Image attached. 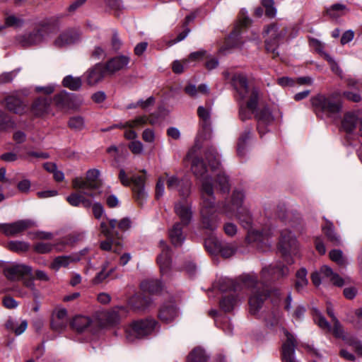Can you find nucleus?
<instances>
[{
  "label": "nucleus",
  "instance_id": "nucleus-1",
  "mask_svg": "<svg viewBox=\"0 0 362 362\" xmlns=\"http://www.w3.org/2000/svg\"><path fill=\"white\" fill-rule=\"evenodd\" d=\"M289 274L288 268L281 262H277L264 267L261 272V281H258L255 274H248L243 279L244 284L251 289L249 298L250 313L256 315L262 307L264 301L269 296L274 295L279 296L280 292L275 289L269 291L265 284L279 280L287 276Z\"/></svg>",
  "mask_w": 362,
  "mask_h": 362
},
{
  "label": "nucleus",
  "instance_id": "nucleus-2",
  "mask_svg": "<svg viewBox=\"0 0 362 362\" xmlns=\"http://www.w3.org/2000/svg\"><path fill=\"white\" fill-rule=\"evenodd\" d=\"M232 83L237 92L235 96L239 105V117L242 121L251 118L255 114L258 104V91L255 88L250 89L246 77L235 74L232 78Z\"/></svg>",
  "mask_w": 362,
  "mask_h": 362
},
{
  "label": "nucleus",
  "instance_id": "nucleus-3",
  "mask_svg": "<svg viewBox=\"0 0 362 362\" xmlns=\"http://www.w3.org/2000/svg\"><path fill=\"white\" fill-rule=\"evenodd\" d=\"M201 223L204 228L214 230L217 228L220 218L216 214V199L214 197V185L204 180L201 189Z\"/></svg>",
  "mask_w": 362,
  "mask_h": 362
},
{
  "label": "nucleus",
  "instance_id": "nucleus-4",
  "mask_svg": "<svg viewBox=\"0 0 362 362\" xmlns=\"http://www.w3.org/2000/svg\"><path fill=\"white\" fill-rule=\"evenodd\" d=\"M57 30V26L50 21H43L33 31L20 35L18 41L21 46L25 47L37 45L43 42L47 36Z\"/></svg>",
  "mask_w": 362,
  "mask_h": 362
},
{
  "label": "nucleus",
  "instance_id": "nucleus-5",
  "mask_svg": "<svg viewBox=\"0 0 362 362\" xmlns=\"http://www.w3.org/2000/svg\"><path fill=\"white\" fill-rule=\"evenodd\" d=\"M141 173L144 175H132L129 177L124 170L121 169L118 175V178L122 185L126 187L132 186V189L134 198L139 205H142L147 197V192L145 190V175L146 171V170H142Z\"/></svg>",
  "mask_w": 362,
  "mask_h": 362
},
{
  "label": "nucleus",
  "instance_id": "nucleus-6",
  "mask_svg": "<svg viewBox=\"0 0 362 362\" xmlns=\"http://www.w3.org/2000/svg\"><path fill=\"white\" fill-rule=\"evenodd\" d=\"M157 325V321L152 318L135 320L126 329L127 338L129 341H133L134 339H144L152 334Z\"/></svg>",
  "mask_w": 362,
  "mask_h": 362
},
{
  "label": "nucleus",
  "instance_id": "nucleus-7",
  "mask_svg": "<svg viewBox=\"0 0 362 362\" xmlns=\"http://www.w3.org/2000/svg\"><path fill=\"white\" fill-rule=\"evenodd\" d=\"M100 172L96 169H90L86 172V178L77 177L73 179L72 186L74 189H81L82 193L88 197H93V190L98 189L101 186L99 180Z\"/></svg>",
  "mask_w": 362,
  "mask_h": 362
},
{
  "label": "nucleus",
  "instance_id": "nucleus-8",
  "mask_svg": "<svg viewBox=\"0 0 362 362\" xmlns=\"http://www.w3.org/2000/svg\"><path fill=\"white\" fill-rule=\"evenodd\" d=\"M265 32L269 35L264 42L265 49L268 52L272 53L273 58H275L279 56L277 49L287 35V28L279 27L276 24H272L267 27Z\"/></svg>",
  "mask_w": 362,
  "mask_h": 362
},
{
  "label": "nucleus",
  "instance_id": "nucleus-9",
  "mask_svg": "<svg viewBox=\"0 0 362 362\" xmlns=\"http://www.w3.org/2000/svg\"><path fill=\"white\" fill-rule=\"evenodd\" d=\"M311 103L316 110L329 115L340 112L342 107L341 103L334 95L327 97L322 95H317L312 98Z\"/></svg>",
  "mask_w": 362,
  "mask_h": 362
},
{
  "label": "nucleus",
  "instance_id": "nucleus-10",
  "mask_svg": "<svg viewBox=\"0 0 362 362\" xmlns=\"http://www.w3.org/2000/svg\"><path fill=\"white\" fill-rule=\"evenodd\" d=\"M279 248L288 263H292L287 259L288 256L294 255L298 251V243L296 237L290 230H284L281 233Z\"/></svg>",
  "mask_w": 362,
  "mask_h": 362
},
{
  "label": "nucleus",
  "instance_id": "nucleus-11",
  "mask_svg": "<svg viewBox=\"0 0 362 362\" xmlns=\"http://www.w3.org/2000/svg\"><path fill=\"white\" fill-rule=\"evenodd\" d=\"M250 22L251 21L248 17H244L240 20L235 25L234 30L228 35L221 50L226 51L233 48L242 49L243 42L241 40V28L249 25Z\"/></svg>",
  "mask_w": 362,
  "mask_h": 362
},
{
  "label": "nucleus",
  "instance_id": "nucleus-12",
  "mask_svg": "<svg viewBox=\"0 0 362 362\" xmlns=\"http://www.w3.org/2000/svg\"><path fill=\"white\" fill-rule=\"evenodd\" d=\"M285 340L282 344V362H298L295 358V350L297 341L295 337L288 330L284 329Z\"/></svg>",
  "mask_w": 362,
  "mask_h": 362
},
{
  "label": "nucleus",
  "instance_id": "nucleus-13",
  "mask_svg": "<svg viewBox=\"0 0 362 362\" xmlns=\"http://www.w3.org/2000/svg\"><path fill=\"white\" fill-rule=\"evenodd\" d=\"M174 211L180 218L182 225L188 226L193 217L192 203L185 199L175 203Z\"/></svg>",
  "mask_w": 362,
  "mask_h": 362
},
{
  "label": "nucleus",
  "instance_id": "nucleus-14",
  "mask_svg": "<svg viewBox=\"0 0 362 362\" xmlns=\"http://www.w3.org/2000/svg\"><path fill=\"white\" fill-rule=\"evenodd\" d=\"M80 35L75 29H68L62 32L52 42V45L57 49L66 48L79 40Z\"/></svg>",
  "mask_w": 362,
  "mask_h": 362
},
{
  "label": "nucleus",
  "instance_id": "nucleus-15",
  "mask_svg": "<svg viewBox=\"0 0 362 362\" xmlns=\"http://www.w3.org/2000/svg\"><path fill=\"white\" fill-rule=\"evenodd\" d=\"M255 119H257V129L260 135L262 136L268 132V127L273 122L274 117L268 107H264L255 112Z\"/></svg>",
  "mask_w": 362,
  "mask_h": 362
},
{
  "label": "nucleus",
  "instance_id": "nucleus-16",
  "mask_svg": "<svg viewBox=\"0 0 362 362\" xmlns=\"http://www.w3.org/2000/svg\"><path fill=\"white\" fill-rule=\"evenodd\" d=\"M32 268L25 264H13L4 269V274L10 281H19L25 276H31Z\"/></svg>",
  "mask_w": 362,
  "mask_h": 362
},
{
  "label": "nucleus",
  "instance_id": "nucleus-17",
  "mask_svg": "<svg viewBox=\"0 0 362 362\" xmlns=\"http://www.w3.org/2000/svg\"><path fill=\"white\" fill-rule=\"evenodd\" d=\"M34 226L30 220H20L11 223H1L0 231L6 236H14Z\"/></svg>",
  "mask_w": 362,
  "mask_h": 362
},
{
  "label": "nucleus",
  "instance_id": "nucleus-18",
  "mask_svg": "<svg viewBox=\"0 0 362 362\" xmlns=\"http://www.w3.org/2000/svg\"><path fill=\"white\" fill-rule=\"evenodd\" d=\"M68 324L67 310L65 308H57L52 314L51 328L57 332L63 331Z\"/></svg>",
  "mask_w": 362,
  "mask_h": 362
},
{
  "label": "nucleus",
  "instance_id": "nucleus-19",
  "mask_svg": "<svg viewBox=\"0 0 362 362\" xmlns=\"http://www.w3.org/2000/svg\"><path fill=\"white\" fill-rule=\"evenodd\" d=\"M246 276H244L241 281H235L227 277L220 278L216 283V286L222 292L234 291L241 290L243 287L248 288L243 283V279Z\"/></svg>",
  "mask_w": 362,
  "mask_h": 362
},
{
  "label": "nucleus",
  "instance_id": "nucleus-20",
  "mask_svg": "<svg viewBox=\"0 0 362 362\" xmlns=\"http://www.w3.org/2000/svg\"><path fill=\"white\" fill-rule=\"evenodd\" d=\"M160 247L161 253L157 257V262L159 264L160 272L163 274L167 273L170 268L172 263L171 252L170 247L163 240H160Z\"/></svg>",
  "mask_w": 362,
  "mask_h": 362
},
{
  "label": "nucleus",
  "instance_id": "nucleus-21",
  "mask_svg": "<svg viewBox=\"0 0 362 362\" xmlns=\"http://www.w3.org/2000/svg\"><path fill=\"white\" fill-rule=\"evenodd\" d=\"M129 304L134 311L144 312L151 306L153 300L143 294H136L129 299Z\"/></svg>",
  "mask_w": 362,
  "mask_h": 362
},
{
  "label": "nucleus",
  "instance_id": "nucleus-22",
  "mask_svg": "<svg viewBox=\"0 0 362 362\" xmlns=\"http://www.w3.org/2000/svg\"><path fill=\"white\" fill-rule=\"evenodd\" d=\"M191 170L195 177L202 180V185L204 180H208L213 185L211 177H208L206 175V166L202 158L196 157L192 160ZM202 187V185L201 186V188Z\"/></svg>",
  "mask_w": 362,
  "mask_h": 362
},
{
  "label": "nucleus",
  "instance_id": "nucleus-23",
  "mask_svg": "<svg viewBox=\"0 0 362 362\" xmlns=\"http://www.w3.org/2000/svg\"><path fill=\"white\" fill-rule=\"evenodd\" d=\"M244 197L245 194L242 190L235 189L232 195L231 205L224 206L223 212L228 216H233L235 211H238L240 208L243 207Z\"/></svg>",
  "mask_w": 362,
  "mask_h": 362
},
{
  "label": "nucleus",
  "instance_id": "nucleus-24",
  "mask_svg": "<svg viewBox=\"0 0 362 362\" xmlns=\"http://www.w3.org/2000/svg\"><path fill=\"white\" fill-rule=\"evenodd\" d=\"M105 69L103 65L98 64L89 69L85 74V80L88 86H93L102 81Z\"/></svg>",
  "mask_w": 362,
  "mask_h": 362
},
{
  "label": "nucleus",
  "instance_id": "nucleus-25",
  "mask_svg": "<svg viewBox=\"0 0 362 362\" xmlns=\"http://www.w3.org/2000/svg\"><path fill=\"white\" fill-rule=\"evenodd\" d=\"M55 105L60 110H76L78 107L74 104L72 96L68 93L63 91L56 95L54 98Z\"/></svg>",
  "mask_w": 362,
  "mask_h": 362
},
{
  "label": "nucleus",
  "instance_id": "nucleus-26",
  "mask_svg": "<svg viewBox=\"0 0 362 362\" xmlns=\"http://www.w3.org/2000/svg\"><path fill=\"white\" fill-rule=\"evenodd\" d=\"M167 187L169 189H177L180 196L185 197L190 193V183L183 182L176 176H170L167 180Z\"/></svg>",
  "mask_w": 362,
  "mask_h": 362
},
{
  "label": "nucleus",
  "instance_id": "nucleus-27",
  "mask_svg": "<svg viewBox=\"0 0 362 362\" xmlns=\"http://www.w3.org/2000/svg\"><path fill=\"white\" fill-rule=\"evenodd\" d=\"M178 315L177 310L173 303L163 304L158 313L160 320L165 323L171 322Z\"/></svg>",
  "mask_w": 362,
  "mask_h": 362
},
{
  "label": "nucleus",
  "instance_id": "nucleus-28",
  "mask_svg": "<svg viewBox=\"0 0 362 362\" xmlns=\"http://www.w3.org/2000/svg\"><path fill=\"white\" fill-rule=\"evenodd\" d=\"M93 325V320L85 315H77L71 322V327L77 332H83L88 328L92 330Z\"/></svg>",
  "mask_w": 362,
  "mask_h": 362
},
{
  "label": "nucleus",
  "instance_id": "nucleus-29",
  "mask_svg": "<svg viewBox=\"0 0 362 362\" xmlns=\"http://www.w3.org/2000/svg\"><path fill=\"white\" fill-rule=\"evenodd\" d=\"M94 325L100 328H105L113 322V311L112 310H101L94 314Z\"/></svg>",
  "mask_w": 362,
  "mask_h": 362
},
{
  "label": "nucleus",
  "instance_id": "nucleus-30",
  "mask_svg": "<svg viewBox=\"0 0 362 362\" xmlns=\"http://www.w3.org/2000/svg\"><path fill=\"white\" fill-rule=\"evenodd\" d=\"M361 123H362V122L360 121L355 113L348 112L344 115V118L341 121V127L346 133H352L356 126L358 124L361 125Z\"/></svg>",
  "mask_w": 362,
  "mask_h": 362
},
{
  "label": "nucleus",
  "instance_id": "nucleus-31",
  "mask_svg": "<svg viewBox=\"0 0 362 362\" xmlns=\"http://www.w3.org/2000/svg\"><path fill=\"white\" fill-rule=\"evenodd\" d=\"M184 226L181 223H175L169 230V238L171 243L176 247L181 246L185 240L182 232Z\"/></svg>",
  "mask_w": 362,
  "mask_h": 362
},
{
  "label": "nucleus",
  "instance_id": "nucleus-32",
  "mask_svg": "<svg viewBox=\"0 0 362 362\" xmlns=\"http://www.w3.org/2000/svg\"><path fill=\"white\" fill-rule=\"evenodd\" d=\"M325 223L322 226V230L327 238L334 245H341V238L335 231L334 226L330 221L327 219L326 218H323Z\"/></svg>",
  "mask_w": 362,
  "mask_h": 362
},
{
  "label": "nucleus",
  "instance_id": "nucleus-33",
  "mask_svg": "<svg viewBox=\"0 0 362 362\" xmlns=\"http://www.w3.org/2000/svg\"><path fill=\"white\" fill-rule=\"evenodd\" d=\"M50 103V100L47 98H38L32 105V112L36 116H41L48 112Z\"/></svg>",
  "mask_w": 362,
  "mask_h": 362
},
{
  "label": "nucleus",
  "instance_id": "nucleus-34",
  "mask_svg": "<svg viewBox=\"0 0 362 362\" xmlns=\"http://www.w3.org/2000/svg\"><path fill=\"white\" fill-rule=\"evenodd\" d=\"M141 288L144 292H148L151 294L158 293L163 288L162 284L158 279H147L141 283Z\"/></svg>",
  "mask_w": 362,
  "mask_h": 362
},
{
  "label": "nucleus",
  "instance_id": "nucleus-35",
  "mask_svg": "<svg viewBox=\"0 0 362 362\" xmlns=\"http://www.w3.org/2000/svg\"><path fill=\"white\" fill-rule=\"evenodd\" d=\"M320 272L327 277H329L332 283L337 286L341 287L346 284V279H342L337 274L334 273L333 270L328 266L324 265L320 269ZM347 281H349V279H346Z\"/></svg>",
  "mask_w": 362,
  "mask_h": 362
},
{
  "label": "nucleus",
  "instance_id": "nucleus-36",
  "mask_svg": "<svg viewBox=\"0 0 362 362\" xmlns=\"http://www.w3.org/2000/svg\"><path fill=\"white\" fill-rule=\"evenodd\" d=\"M252 129V127H247L238 139L237 152L239 156H244L245 155L247 141L251 137Z\"/></svg>",
  "mask_w": 362,
  "mask_h": 362
},
{
  "label": "nucleus",
  "instance_id": "nucleus-37",
  "mask_svg": "<svg viewBox=\"0 0 362 362\" xmlns=\"http://www.w3.org/2000/svg\"><path fill=\"white\" fill-rule=\"evenodd\" d=\"M7 108L16 114H23L25 112L26 107L18 98L9 96L6 100Z\"/></svg>",
  "mask_w": 362,
  "mask_h": 362
},
{
  "label": "nucleus",
  "instance_id": "nucleus-38",
  "mask_svg": "<svg viewBox=\"0 0 362 362\" xmlns=\"http://www.w3.org/2000/svg\"><path fill=\"white\" fill-rule=\"evenodd\" d=\"M216 187L223 194H228L230 189L229 177L224 172L217 174L216 178Z\"/></svg>",
  "mask_w": 362,
  "mask_h": 362
},
{
  "label": "nucleus",
  "instance_id": "nucleus-39",
  "mask_svg": "<svg viewBox=\"0 0 362 362\" xmlns=\"http://www.w3.org/2000/svg\"><path fill=\"white\" fill-rule=\"evenodd\" d=\"M240 221L245 228L250 229L252 224V218L249 211L244 207L240 208L238 211H235L233 214Z\"/></svg>",
  "mask_w": 362,
  "mask_h": 362
},
{
  "label": "nucleus",
  "instance_id": "nucleus-40",
  "mask_svg": "<svg viewBox=\"0 0 362 362\" xmlns=\"http://www.w3.org/2000/svg\"><path fill=\"white\" fill-rule=\"evenodd\" d=\"M312 314L315 324L326 332H331L332 326L317 308H313Z\"/></svg>",
  "mask_w": 362,
  "mask_h": 362
},
{
  "label": "nucleus",
  "instance_id": "nucleus-41",
  "mask_svg": "<svg viewBox=\"0 0 362 362\" xmlns=\"http://www.w3.org/2000/svg\"><path fill=\"white\" fill-rule=\"evenodd\" d=\"M218 153L214 148L208 149L205 153V158L209 163V165L212 171L219 169L220 161L217 158Z\"/></svg>",
  "mask_w": 362,
  "mask_h": 362
},
{
  "label": "nucleus",
  "instance_id": "nucleus-42",
  "mask_svg": "<svg viewBox=\"0 0 362 362\" xmlns=\"http://www.w3.org/2000/svg\"><path fill=\"white\" fill-rule=\"evenodd\" d=\"M296 277L295 288L298 292H300L308 284L307 270L301 268L296 272Z\"/></svg>",
  "mask_w": 362,
  "mask_h": 362
},
{
  "label": "nucleus",
  "instance_id": "nucleus-43",
  "mask_svg": "<svg viewBox=\"0 0 362 362\" xmlns=\"http://www.w3.org/2000/svg\"><path fill=\"white\" fill-rule=\"evenodd\" d=\"M221 243L216 237L211 236L205 240L206 250L212 255H218Z\"/></svg>",
  "mask_w": 362,
  "mask_h": 362
},
{
  "label": "nucleus",
  "instance_id": "nucleus-44",
  "mask_svg": "<svg viewBox=\"0 0 362 362\" xmlns=\"http://www.w3.org/2000/svg\"><path fill=\"white\" fill-rule=\"evenodd\" d=\"M208 356L205 351L199 348H194L187 356V362H206Z\"/></svg>",
  "mask_w": 362,
  "mask_h": 362
},
{
  "label": "nucleus",
  "instance_id": "nucleus-45",
  "mask_svg": "<svg viewBox=\"0 0 362 362\" xmlns=\"http://www.w3.org/2000/svg\"><path fill=\"white\" fill-rule=\"evenodd\" d=\"M75 261V259L71 256H59L56 257L50 264V268L55 271L62 267H66L71 262Z\"/></svg>",
  "mask_w": 362,
  "mask_h": 362
},
{
  "label": "nucleus",
  "instance_id": "nucleus-46",
  "mask_svg": "<svg viewBox=\"0 0 362 362\" xmlns=\"http://www.w3.org/2000/svg\"><path fill=\"white\" fill-rule=\"evenodd\" d=\"M348 11L346 6L341 4H335L327 9V13L332 18H338L345 14Z\"/></svg>",
  "mask_w": 362,
  "mask_h": 362
},
{
  "label": "nucleus",
  "instance_id": "nucleus-47",
  "mask_svg": "<svg viewBox=\"0 0 362 362\" xmlns=\"http://www.w3.org/2000/svg\"><path fill=\"white\" fill-rule=\"evenodd\" d=\"M63 86L72 90H78L82 85V81L80 77H73L72 76H66L62 81Z\"/></svg>",
  "mask_w": 362,
  "mask_h": 362
},
{
  "label": "nucleus",
  "instance_id": "nucleus-48",
  "mask_svg": "<svg viewBox=\"0 0 362 362\" xmlns=\"http://www.w3.org/2000/svg\"><path fill=\"white\" fill-rule=\"evenodd\" d=\"M4 15V25L6 28L8 27H21L24 23L23 18L13 14H9L8 12H5Z\"/></svg>",
  "mask_w": 362,
  "mask_h": 362
},
{
  "label": "nucleus",
  "instance_id": "nucleus-49",
  "mask_svg": "<svg viewBox=\"0 0 362 362\" xmlns=\"http://www.w3.org/2000/svg\"><path fill=\"white\" fill-rule=\"evenodd\" d=\"M329 256L332 261L336 262L340 267H345L348 264L347 259L341 250H332Z\"/></svg>",
  "mask_w": 362,
  "mask_h": 362
},
{
  "label": "nucleus",
  "instance_id": "nucleus-50",
  "mask_svg": "<svg viewBox=\"0 0 362 362\" xmlns=\"http://www.w3.org/2000/svg\"><path fill=\"white\" fill-rule=\"evenodd\" d=\"M220 247L219 254L225 258L230 257L237 250L236 245L233 243H221Z\"/></svg>",
  "mask_w": 362,
  "mask_h": 362
},
{
  "label": "nucleus",
  "instance_id": "nucleus-51",
  "mask_svg": "<svg viewBox=\"0 0 362 362\" xmlns=\"http://www.w3.org/2000/svg\"><path fill=\"white\" fill-rule=\"evenodd\" d=\"M235 303L236 298L233 295H231L224 297L220 301V306L225 312H230L233 309Z\"/></svg>",
  "mask_w": 362,
  "mask_h": 362
},
{
  "label": "nucleus",
  "instance_id": "nucleus-52",
  "mask_svg": "<svg viewBox=\"0 0 362 362\" xmlns=\"http://www.w3.org/2000/svg\"><path fill=\"white\" fill-rule=\"evenodd\" d=\"M68 126L74 131H81L85 127L84 119L81 116L72 117L68 122Z\"/></svg>",
  "mask_w": 362,
  "mask_h": 362
},
{
  "label": "nucleus",
  "instance_id": "nucleus-53",
  "mask_svg": "<svg viewBox=\"0 0 362 362\" xmlns=\"http://www.w3.org/2000/svg\"><path fill=\"white\" fill-rule=\"evenodd\" d=\"M113 228V220H103L100 223V233L107 238H112V229Z\"/></svg>",
  "mask_w": 362,
  "mask_h": 362
},
{
  "label": "nucleus",
  "instance_id": "nucleus-54",
  "mask_svg": "<svg viewBox=\"0 0 362 362\" xmlns=\"http://www.w3.org/2000/svg\"><path fill=\"white\" fill-rule=\"evenodd\" d=\"M148 123V117L141 116L133 120H129L124 123L123 127L135 128L142 127Z\"/></svg>",
  "mask_w": 362,
  "mask_h": 362
},
{
  "label": "nucleus",
  "instance_id": "nucleus-55",
  "mask_svg": "<svg viewBox=\"0 0 362 362\" xmlns=\"http://www.w3.org/2000/svg\"><path fill=\"white\" fill-rule=\"evenodd\" d=\"M129 61L130 58L127 55H117L115 57V71L126 68Z\"/></svg>",
  "mask_w": 362,
  "mask_h": 362
},
{
  "label": "nucleus",
  "instance_id": "nucleus-56",
  "mask_svg": "<svg viewBox=\"0 0 362 362\" xmlns=\"http://www.w3.org/2000/svg\"><path fill=\"white\" fill-rule=\"evenodd\" d=\"M262 4L265 8V14L269 18H274L276 13V9L274 7V0H262Z\"/></svg>",
  "mask_w": 362,
  "mask_h": 362
},
{
  "label": "nucleus",
  "instance_id": "nucleus-57",
  "mask_svg": "<svg viewBox=\"0 0 362 362\" xmlns=\"http://www.w3.org/2000/svg\"><path fill=\"white\" fill-rule=\"evenodd\" d=\"M215 322L216 325L221 328L226 334H230L232 333L233 327L229 323V320L227 317H223L220 321L218 320H216Z\"/></svg>",
  "mask_w": 362,
  "mask_h": 362
},
{
  "label": "nucleus",
  "instance_id": "nucleus-58",
  "mask_svg": "<svg viewBox=\"0 0 362 362\" xmlns=\"http://www.w3.org/2000/svg\"><path fill=\"white\" fill-rule=\"evenodd\" d=\"M6 327L8 329H13L16 335H20L23 332H24L25 331V329H27L28 322L26 320H23L21 322V324L19 325V326L14 327L13 322L12 321H8L6 323Z\"/></svg>",
  "mask_w": 362,
  "mask_h": 362
},
{
  "label": "nucleus",
  "instance_id": "nucleus-59",
  "mask_svg": "<svg viewBox=\"0 0 362 362\" xmlns=\"http://www.w3.org/2000/svg\"><path fill=\"white\" fill-rule=\"evenodd\" d=\"M54 245L51 243L39 242L35 244L34 250L35 252L45 254L52 250Z\"/></svg>",
  "mask_w": 362,
  "mask_h": 362
},
{
  "label": "nucleus",
  "instance_id": "nucleus-60",
  "mask_svg": "<svg viewBox=\"0 0 362 362\" xmlns=\"http://www.w3.org/2000/svg\"><path fill=\"white\" fill-rule=\"evenodd\" d=\"M211 107L199 106L197 109V115L204 122L208 123L211 118Z\"/></svg>",
  "mask_w": 362,
  "mask_h": 362
},
{
  "label": "nucleus",
  "instance_id": "nucleus-61",
  "mask_svg": "<svg viewBox=\"0 0 362 362\" xmlns=\"http://www.w3.org/2000/svg\"><path fill=\"white\" fill-rule=\"evenodd\" d=\"M8 247L11 251L23 252L28 250V245L23 242L11 241L8 244Z\"/></svg>",
  "mask_w": 362,
  "mask_h": 362
},
{
  "label": "nucleus",
  "instance_id": "nucleus-62",
  "mask_svg": "<svg viewBox=\"0 0 362 362\" xmlns=\"http://www.w3.org/2000/svg\"><path fill=\"white\" fill-rule=\"evenodd\" d=\"M310 45L318 52L322 57L325 59V54H329L324 51L325 44L318 40L317 39L312 38L310 40Z\"/></svg>",
  "mask_w": 362,
  "mask_h": 362
},
{
  "label": "nucleus",
  "instance_id": "nucleus-63",
  "mask_svg": "<svg viewBox=\"0 0 362 362\" xmlns=\"http://www.w3.org/2000/svg\"><path fill=\"white\" fill-rule=\"evenodd\" d=\"M264 233L262 231L259 230H249L247 233V238L250 242L251 241H263L264 240Z\"/></svg>",
  "mask_w": 362,
  "mask_h": 362
},
{
  "label": "nucleus",
  "instance_id": "nucleus-64",
  "mask_svg": "<svg viewBox=\"0 0 362 362\" xmlns=\"http://www.w3.org/2000/svg\"><path fill=\"white\" fill-rule=\"evenodd\" d=\"M128 310L125 307H115V325L116 322L127 316Z\"/></svg>",
  "mask_w": 362,
  "mask_h": 362
}]
</instances>
